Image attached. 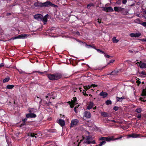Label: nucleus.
<instances>
[{
    "label": "nucleus",
    "mask_w": 146,
    "mask_h": 146,
    "mask_svg": "<svg viewBox=\"0 0 146 146\" xmlns=\"http://www.w3.org/2000/svg\"><path fill=\"white\" fill-rule=\"evenodd\" d=\"M37 72L41 74H45L47 76L49 79L50 80H56L60 79L62 77V74L60 73H56L53 74H47V72L45 71L44 72H42L40 71H34L33 72V73Z\"/></svg>",
    "instance_id": "obj_1"
},
{
    "label": "nucleus",
    "mask_w": 146,
    "mask_h": 146,
    "mask_svg": "<svg viewBox=\"0 0 146 146\" xmlns=\"http://www.w3.org/2000/svg\"><path fill=\"white\" fill-rule=\"evenodd\" d=\"M34 5L37 7H48L49 6L52 7H58V6L52 3L51 2L47 1L45 2L41 3L38 1L34 3Z\"/></svg>",
    "instance_id": "obj_2"
},
{
    "label": "nucleus",
    "mask_w": 146,
    "mask_h": 146,
    "mask_svg": "<svg viewBox=\"0 0 146 146\" xmlns=\"http://www.w3.org/2000/svg\"><path fill=\"white\" fill-rule=\"evenodd\" d=\"M48 15L46 14L44 17L43 15L40 14H37L35 15L34 18L38 21H42L44 22V24H46L47 21Z\"/></svg>",
    "instance_id": "obj_3"
},
{
    "label": "nucleus",
    "mask_w": 146,
    "mask_h": 146,
    "mask_svg": "<svg viewBox=\"0 0 146 146\" xmlns=\"http://www.w3.org/2000/svg\"><path fill=\"white\" fill-rule=\"evenodd\" d=\"M78 42L81 44H82L83 45H85L86 46V47L88 48H93L96 50L97 51L100 53H101L102 54H105V52L104 51H102L100 49H97L96 48L95 46H93L91 44H87L85 42H82L80 40H78Z\"/></svg>",
    "instance_id": "obj_4"
},
{
    "label": "nucleus",
    "mask_w": 146,
    "mask_h": 146,
    "mask_svg": "<svg viewBox=\"0 0 146 146\" xmlns=\"http://www.w3.org/2000/svg\"><path fill=\"white\" fill-rule=\"evenodd\" d=\"M99 139L100 141H102L98 145H97L96 146H101L106 143V141H110L113 140V138L111 137H102L100 138Z\"/></svg>",
    "instance_id": "obj_5"
},
{
    "label": "nucleus",
    "mask_w": 146,
    "mask_h": 146,
    "mask_svg": "<svg viewBox=\"0 0 146 146\" xmlns=\"http://www.w3.org/2000/svg\"><path fill=\"white\" fill-rule=\"evenodd\" d=\"M82 138V139L81 140V141L84 140V143H86L87 144H88V142L90 141V140H92L93 139L92 137L90 135L85 136V137L83 136Z\"/></svg>",
    "instance_id": "obj_6"
},
{
    "label": "nucleus",
    "mask_w": 146,
    "mask_h": 146,
    "mask_svg": "<svg viewBox=\"0 0 146 146\" xmlns=\"http://www.w3.org/2000/svg\"><path fill=\"white\" fill-rule=\"evenodd\" d=\"M27 36V35L25 34H23L19 35L17 36H14L9 40L10 41L11 40H14L16 39H18L19 38H24L25 37Z\"/></svg>",
    "instance_id": "obj_7"
},
{
    "label": "nucleus",
    "mask_w": 146,
    "mask_h": 146,
    "mask_svg": "<svg viewBox=\"0 0 146 146\" xmlns=\"http://www.w3.org/2000/svg\"><path fill=\"white\" fill-rule=\"evenodd\" d=\"M91 114L89 111H86L84 113V117L86 119L90 118L91 117Z\"/></svg>",
    "instance_id": "obj_8"
},
{
    "label": "nucleus",
    "mask_w": 146,
    "mask_h": 146,
    "mask_svg": "<svg viewBox=\"0 0 146 146\" xmlns=\"http://www.w3.org/2000/svg\"><path fill=\"white\" fill-rule=\"evenodd\" d=\"M79 122V121L77 119L72 120L70 123V127H72L76 125Z\"/></svg>",
    "instance_id": "obj_9"
},
{
    "label": "nucleus",
    "mask_w": 146,
    "mask_h": 146,
    "mask_svg": "<svg viewBox=\"0 0 146 146\" xmlns=\"http://www.w3.org/2000/svg\"><path fill=\"white\" fill-rule=\"evenodd\" d=\"M36 116V115L35 114L32 113H29L26 115V117L28 118H35Z\"/></svg>",
    "instance_id": "obj_10"
},
{
    "label": "nucleus",
    "mask_w": 146,
    "mask_h": 146,
    "mask_svg": "<svg viewBox=\"0 0 146 146\" xmlns=\"http://www.w3.org/2000/svg\"><path fill=\"white\" fill-rule=\"evenodd\" d=\"M139 136V135L138 134H137L135 133H133L131 134H129L127 136V137L129 138L130 137H132L134 138H137Z\"/></svg>",
    "instance_id": "obj_11"
},
{
    "label": "nucleus",
    "mask_w": 146,
    "mask_h": 146,
    "mask_svg": "<svg viewBox=\"0 0 146 146\" xmlns=\"http://www.w3.org/2000/svg\"><path fill=\"white\" fill-rule=\"evenodd\" d=\"M100 95L102 96L103 98H105L108 96V94L107 92L102 91L100 93Z\"/></svg>",
    "instance_id": "obj_12"
},
{
    "label": "nucleus",
    "mask_w": 146,
    "mask_h": 146,
    "mask_svg": "<svg viewBox=\"0 0 146 146\" xmlns=\"http://www.w3.org/2000/svg\"><path fill=\"white\" fill-rule=\"evenodd\" d=\"M118 72V71L117 70H115L113 71L111 73H110L108 74V75H111L113 76H116L117 75Z\"/></svg>",
    "instance_id": "obj_13"
},
{
    "label": "nucleus",
    "mask_w": 146,
    "mask_h": 146,
    "mask_svg": "<svg viewBox=\"0 0 146 146\" xmlns=\"http://www.w3.org/2000/svg\"><path fill=\"white\" fill-rule=\"evenodd\" d=\"M58 123L62 127H63L65 125V121L64 120L60 119L58 121Z\"/></svg>",
    "instance_id": "obj_14"
},
{
    "label": "nucleus",
    "mask_w": 146,
    "mask_h": 146,
    "mask_svg": "<svg viewBox=\"0 0 146 146\" xmlns=\"http://www.w3.org/2000/svg\"><path fill=\"white\" fill-rule=\"evenodd\" d=\"M94 106V103L92 102H90L87 106L86 109L88 110H90Z\"/></svg>",
    "instance_id": "obj_15"
},
{
    "label": "nucleus",
    "mask_w": 146,
    "mask_h": 146,
    "mask_svg": "<svg viewBox=\"0 0 146 146\" xmlns=\"http://www.w3.org/2000/svg\"><path fill=\"white\" fill-rule=\"evenodd\" d=\"M126 97L125 96H122L121 98H119L118 97H117L116 99L117 101L121 102L123 99H126Z\"/></svg>",
    "instance_id": "obj_16"
},
{
    "label": "nucleus",
    "mask_w": 146,
    "mask_h": 146,
    "mask_svg": "<svg viewBox=\"0 0 146 146\" xmlns=\"http://www.w3.org/2000/svg\"><path fill=\"white\" fill-rule=\"evenodd\" d=\"M140 67L142 68H146V63L140 61Z\"/></svg>",
    "instance_id": "obj_17"
},
{
    "label": "nucleus",
    "mask_w": 146,
    "mask_h": 146,
    "mask_svg": "<svg viewBox=\"0 0 146 146\" xmlns=\"http://www.w3.org/2000/svg\"><path fill=\"white\" fill-rule=\"evenodd\" d=\"M36 135H37V134L36 133H29L28 134V136H30L31 137H35V138L36 137Z\"/></svg>",
    "instance_id": "obj_18"
},
{
    "label": "nucleus",
    "mask_w": 146,
    "mask_h": 146,
    "mask_svg": "<svg viewBox=\"0 0 146 146\" xmlns=\"http://www.w3.org/2000/svg\"><path fill=\"white\" fill-rule=\"evenodd\" d=\"M101 114L102 116L104 117H108L109 116V114L103 111L101 112Z\"/></svg>",
    "instance_id": "obj_19"
},
{
    "label": "nucleus",
    "mask_w": 146,
    "mask_h": 146,
    "mask_svg": "<svg viewBox=\"0 0 146 146\" xmlns=\"http://www.w3.org/2000/svg\"><path fill=\"white\" fill-rule=\"evenodd\" d=\"M142 21H141L139 19H137L134 20V22L135 23L141 24Z\"/></svg>",
    "instance_id": "obj_20"
},
{
    "label": "nucleus",
    "mask_w": 146,
    "mask_h": 146,
    "mask_svg": "<svg viewBox=\"0 0 146 146\" xmlns=\"http://www.w3.org/2000/svg\"><path fill=\"white\" fill-rule=\"evenodd\" d=\"M142 110L141 108H138L135 110V112H137L139 113H140L142 111Z\"/></svg>",
    "instance_id": "obj_21"
},
{
    "label": "nucleus",
    "mask_w": 146,
    "mask_h": 146,
    "mask_svg": "<svg viewBox=\"0 0 146 146\" xmlns=\"http://www.w3.org/2000/svg\"><path fill=\"white\" fill-rule=\"evenodd\" d=\"M73 100H72L71 102L72 103L76 104L77 101V100L76 97H74L73 98Z\"/></svg>",
    "instance_id": "obj_22"
},
{
    "label": "nucleus",
    "mask_w": 146,
    "mask_h": 146,
    "mask_svg": "<svg viewBox=\"0 0 146 146\" xmlns=\"http://www.w3.org/2000/svg\"><path fill=\"white\" fill-rule=\"evenodd\" d=\"M107 12H112L113 11V9L111 7H107Z\"/></svg>",
    "instance_id": "obj_23"
},
{
    "label": "nucleus",
    "mask_w": 146,
    "mask_h": 146,
    "mask_svg": "<svg viewBox=\"0 0 146 146\" xmlns=\"http://www.w3.org/2000/svg\"><path fill=\"white\" fill-rule=\"evenodd\" d=\"M14 87V86L13 85H8L7 86V89H11L13 88Z\"/></svg>",
    "instance_id": "obj_24"
},
{
    "label": "nucleus",
    "mask_w": 146,
    "mask_h": 146,
    "mask_svg": "<svg viewBox=\"0 0 146 146\" xmlns=\"http://www.w3.org/2000/svg\"><path fill=\"white\" fill-rule=\"evenodd\" d=\"M146 95V89H143L141 96H145Z\"/></svg>",
    "instance_id": "obj_25"
},
{
    "label": "nucleus",
    "mask_w": 146,
    "mask_h": 146,
    "mask_svg": "<svg viewBox=\"0 0 146 146\" xmlns=\"http://www.w3.org/2000/svg\"><path fill=\"white\" fill-rule=\"evenodd\" d=\"M10 80V78L9 77H7L4 79L3 80V83H5L8 82Z\"/></svg>",
    "instance_id": "obj_26"
},
{
    "label": "nucleus",
    "mask_w": 146,
    "mask_h": 146,
    "mask_svg": "<svg viewBox=\"0 0 146 146\" xmlns=\"http://www.w3.org/2000/svg\"><path fill=\"white\" fill-rule=\"evenodd\" d=\"M88 88L90 89L92 87H93L94 88L95 87H97L98 86L96 85H95L94 84H92L91 85H88V86H86Z\"/></svg>",
    "instance_id": "obj_27"
},
{
    "label": "nucleus",
    "mask_w": 146,
    "mask_h": 146,
    "mask_svg": "<svg viewBox=\"0 0 146 146\" xmlns=\"http://www.w3.org/2000/svg\"><path fill=\"white\" fill-rule=\"evenodd\" d=\"M113 42L114 43H117L119 42V40L116 39L115 37H114L113 38Z\"/></svg>",
    "instance_id": "obj_28"
},
{
    "label": "nucleus",
    "mask_w": 146,
    "mask_h": 146,
    "mask_svg": "<svg viewBox=\"0 0 146 146\" xmlns=\"http://www.w3.org/2000/svg\"><path fill=\"white\" fill-rule=\"evenodd\" d=\"M27 124L28 123L27 122H23V123L21 124L20 126L21 127H22V128H24V127H23V126L27 125Z\"/></svg>",
    "instance_id": "obj_29"
},
{
    "label": "nucleus",
    "mask_w": 146,
    "mask_h": 146,
    "mask_svg": "<svg viewBox=\"0 0 146 146\" xmlns=\"http://www.w3.org/2000/svg\"><path fill=\"white\" fill-rule=\"evenodd\" d=\"M68 103L70 105V106L71 108H73L74 106L76 105V104L72 103L70 101L68 102Z\"/></svg>",
    "instance_id": "obj_30"
},
{
    "label": "nucleus",
    "mask_w": 146,
    "mask_h": 146,
    "mask_svg": "<svg viewBox=\"0 0 146 146\" xmlns=\"http://www.w3.org/2000/svg\"><path fill=\"white\" fill-rule=\"evenodd\" d=\"M123 137L122 135H119L117 137L115 138V139H114L113 138V137H112L111 138H113V140H115L118 139H120Z\"/></svg>",
    "instance_id": "obj_31"
},
{
    "label": "nucleus",
    "mask_w": 146,
    "mask_h": 146,
    "mask_svg": "<svg viewBox=\"0 0 146 146\" xmlns=\"http://www.w3.org/2000/svg\"><path fill=\"white\" fill-rule=\"evenodd\" d=\"M52 93L51 94H48V95L47 96H46V98H48L49 99H50L52 96H52Z\"/></svg>",
    "instance_id": "obj_32"
},
{
    "label": "nucleus",
    "mask_w": 146,
    "mask_h": 146,
    "mask_svg": "<svg viewBox=\"0 0 146 146\" xmlns=\"http://www.w3.org/2000/svg\"><path fill=\"white\" fill-rule=\"evenodd\" d=\"M111 102L110 100H108L106 102V104L107 105L111 104Z\"/></svg>",
    "instance_id": "obj_33"
},
{
    "label": "nucleus",
    "mask_w": 146,
    "mask_h": 146,
    "mask_svg": "<svg viewBox=\"0 0 146 146\" xmlns=\"http://www.w3.org/2000/svg\"><path fill=\"white\" fill-rule=\"evenodd\" d=\"M135 37H138L141 35V33H135Z\"/></svg>",
    "instance_id": "obj_34"
},
{
    "label": "nucleus",
    "mask_w": 146,
    "mask_h": 146,
    "mask_svg": "<svg viewBox=\"0 0 146 146\" xmlns=\"http://www.w3.org/2000/svg\"><path fill=\"white\" fill-rule=\"evenodd\" d=\"M135 116L138 119H140L141 117V115L140 113L137 114Z\"/></svg>",
    "instance_id": "obj_35"
},
{
    "label": "nucleus",
    "mask_w": 146,
    "mask_h": 146,
    "mask_svg": "<svg viewBox=\"0 0 146 146\" xmlns=\"http://www.w3.org/2000/svg\"><path fill=\"white\" fill-rule=\"evenodd\" d=\"M93 5L92 3L88 4L87 6V8L88 9H89L91 6H93Z\"/></svg>",
    "instance_id": "obj_36"
},
{
    "label": "nucleus",
    "mask_w": 146,
    "mask_h": 146,
    "mask_svg": "<svg viewBox=\"0 0 146 146\" xmlns=\"http://www.w3.org/2000/svg\"><path fill=\"white\" fill-rule=\"evenodd\" d=\"M143 26L146 27V22H143L142 21L141 24Z\"/></svg>",
    "instance_id": "obj_37"
},
{
    "label": "nucleus",
    "mask_w": 146,
    "mask_h": 146,
    "mask_svg": "<svg viewBox=\"0 0 146 146\" xmlns=\"http://www.w3.org/2000/svg\"><path fill=\"white\" fill-rule=\"evenodd\" d=\"M88 144L90 143L95 144L96 141L95 140H93L92 141H90L88 142Z\"/></svg>",
    "instance_id": "obj_38"
},
{
    "label": "nucleus",
    "mask_w": 146,
    "mask_h": 146,
    "mask_svg": "<svg viewBox=\"0 0 146 146\" xmlns=\"http://www.w3.org/2000/svg\"><path fill=\"white\" fill-rule=\"evenodd\" d=\"M114 10L116 12H118V7H115L114 8Z\"/></svg>",
    "instance_id": "obj_39"
},
{
    "label": "nucleus",
    "mask_w": 146,
    "mask_h": 146,
    "mask_svg": "<svg viewBox=\"0 0 146 146\" xmlns=\"http://www.w3.org/2000/svg\"><path fill=\"white\" fill-rule=\"evenodd\" d=\"M118 7V12L122 11L124 9V8H122L121 7Z\"/></svg>",
    "instance_id": "obj_40"
},
{
    "label": "nucleus",
    "mask_w": 146,
    "mask_h": 146,
    "mask_svg": "<svg viewBox=\"0 0 146 146\" xmlns=\"http://www.w3.org/2000/svg\"><path fill=\"white\" fill-rule=\"evenodd\" d=\"M121 0H118L117 1L116 3L118 5H120L121 4Z\"/></svg>",
    "instance_id": "obj_41"
},
{
    "label": "nucleus",
    "mask_w": 146,
    "mask_h": 146,
    "mask_svg": "<svg viewBox=\"0 0 146 146\" xmlns=\"http://www.w3.org/2000/svg\"><path fill=\"white\" fill-rule=\"evenodd\" d=\"M118 107L117 106H114L113 108V110H114L115 111H117L118 110Z\"/></svg>",
    "instance_id": "obj_42"
},
{
    "label": "nucleus",
    "mask_w": 146,
    "mask_h": 146,
    "mask_svg": "<svg viewBox=\"0 0 146 146\" xmlns=\"http://www.w3.org/2000/svg\"><path fill=\"white\" fill-rule=\"evenodd\" d=\"M33 110H34V109L33 108H31L30 109H29V113H32V112H34Z\"/></svg>",
    "instance_id": "obj_43"
},
{
    "label": "nucleus",
    "mask_w": 146,
    "mask_h": 146,
    "mask_svg": "<svg viewBox=\"0 0 146 146\" xmlns=\"http://www.w3.org/2000/svg\"><path fill=\"white\" fill-rule=\"evenodd\" d=\"M102 10L106 11L107 12V7H102Z\"/></svg>",
    "instance_id": "obj_44"
},
{
    "label": "nucleus",
    "mask_w": 146,
    "mask_h": 146,
    "mask_svg": "<svg viewBox=\"0 0 146 146\" xmlns=\"http://www.w3.org/2000/svg\"><path fill=\"white\" fill-rule=\"evenodd\" d=\"M36 98L38 99V101H37V102H41L42 99L40 98H39L38 97H37Z\"/></svg>",
    "instance_id": "obj_45"
},
{
    "label": "nucleus",
    "mask_w": 146,
    "mask_h": 146,
    "mask_svg": "<svg viewBox=\"0 0 146 146\" xmlns=\"http://www.w3.org/2000/svg\"><path fill=\"white\" fill-rule=\"evenodd\" d=\"M141 74L144 75H146V73L145 71H143L141 72Z\"/></svg>",
    "instance_id": "obj_46"
},
{
    "label": "nucleus",
    "mask_w": 146,
    "mask_h": 146,
    "mask_svg": "<svg viewBox=\"0 0 146 146\" xmlns=\"http://www.w3.org/2000/svg\"><path fill=\"white\" fill-rule=\"evenodd\" d=\"M27 118L26 117L25 118H24V119H23L22 120L23 122H27Z\"/></svg>",
    "instance_id": "obj_47"
},
{
    "label": "nucleus",
    "mask_w": 146,
    "mask_h": 146,
    "mask_svg": "<svg viewBox=\"0 0 146 146\" xmlns=\"http://www.w3.org/2000/svg\"><path fill=\"white\" fill-rule=\"evenodd\" d=\"M130 36L131 37H135V34L134 33H131L130 34Z\"/></svg>",
    "instance_id": "obj_48"
},
{
    "label": "nucleus",
    "mask_w": 146,
    "mask_h": 146,
    "mask_svg": "<svg viewBox=\"0 0 146 146\" xmlns=\"http://www.w3.org/2000/svg\"><path fill=\"white\" fill-rule=\"evenodd\" d=\"M140 100L142 101H143V102H145L146 101V100H144L143 98L142 97H140Z\"/></svg>",
    "instance_id": "obj_49"
},
{
    "label": "nucleus",
    "mask_w": 146,
    "mask_h": 146,
    "mask_svg": "<svg viewBox=\"0 0 146 146\" xmlns=\"http://www.w3.org/2000/svg\"><path fill=\"white\" fill-rule=\"evenodd\" d=\"M127 0H122V3L123 4H125L127 3Z\"/></svg>",
    "instance_id": "obj_50"
},
{
    "label": "nucleus",
    "mask_w": 146,
    "mask_h": 146,
    "mask_svg": "<svg viewBox=\"0 0 146 146\" xmlns=\"http://www.w3.org/2000/svg\"><path fill=\"white\" fill-rule=\"evenodd\" d=\"M4 66V64L3 63H2L0 64V68L1 67H2Z\"/></svg>",
    "instance_id": "obj_51"
},
{
    "label": "nucleus",
    "mask_w": 146,
    "mask_h": 146,
    "mask_svg": "<svg viewBox=\"0 0 146 146\" xmlns=\"http://www.w3.org/2000/svg\"><path fill=\"white\" fill-rule=\"evenodd\" d=\"M84 89L86 90H87L89 89L88 88L87 86H84Z\"/></svg>",
    "instance_id": "obj_52"
},
{
    "label": "nucleus",
    "mask_w": 146,
    "mask_h": 146,
    "mask_svg": "<svg viewBox=\"0 0 146 146\" xmlns=\"http://www.w3.org/2000/svg\"><path fill=\"white\" fill-rule=\"evenodd\" d=\"M114 61V60H111L110 61V62L108 63V64H109L110 63H113Z\"/></svg>",
    "instance_id": "obj_53"
},
{
    "label": "nucleus",
    "mask_w": 146,
    "mask_h": 146,
    "mask_svg": "<svg viewBox=\"0 0 146 146\" xmlns=\"http://www.w3.org/2000/svg\"><path fill=\"white\" fill-rule=\"evenodd\" d=\"M104 54L105 56L107 58H109L110 57V56L108 54Z\"/></svg>",
    "instance_id": "obj_54"
},
{
    "label": "nucleus",
    "mask_w": 146,
    "mask_h": 146,
    "mask_svg": "<svg viewBox=\"0 0 146 146\" xmlns=\"http://www.w3.org/2000/svg\"><path fill=\"white\" fill-rule=\"evenodd\" d=\"M116 123H119V124H121L122 123V122H121L119 121H116Z\"/></svg>",
    "instance_id": "obj_55"
},
{
    "label": "nucleus",
    "mask_w": 146,
    "mask_h": 146,
    "mask_svg": "<svg viewBox=\"0 0 146 146\" xmlns=\"http://www.w3.org/2000/svg\"><path fill=\"white\" fill-rule=\"evenodd\" d=\"M139 40H141L142 41H145L146 42V39H139Z\"/></svg>",
    "instance_id": "obj_56"
},
{
    "label": "nucleus",
    "mask_w": 146,
    "mask_h": 146,
    "mask_svg": "<svg viewBox=\"0 0 146 146\" xmlns=\"http://www.w3.org/2000/svg\"><path fill=\"white\" fill-rule=\"evenodd\" d=\"M11 13H7L6 14V15L7 16H9L11 15Z\"/></svg>",
    "instance_id": "obj_57"
},
{
    "label": "nucleus",
    "mask_w": 146,
    "mask_h": 146,
    "mask_svg": "<svg viewBox=\"0 0 146 146\" xmlns=\"http://www.w3.org/2000/svg\"><path fill=\"white\" fill-rule=\"evenodd\" d=\"M136 82L139 85L141 84V82L140 81H137Z\"/></svg>",
    "instance_id": "obj_58"
},
{
    "label": "nucleus",
    "mask_w": 146,
    "mask_h": 146,
    "mask_svg": "<svg viewBox=\"0 0 146 146\" xmlns=\"http://www.w3.org/2000/svg\"><path fill=\"white\" fill-rule=\"evenodd\" d=\"M83 94L86 96H88V94H86L85 92V93H84V92H83Z\"/></svg>",
    "instance_id": "obj_59"
},
{
    "label": "nucleus",
    "mask_w": 146,
    "mask_h": 146,
    "mask_svg": "<svg viewBox=\"0 0 146 146\" xmlns=\"http://www.w3.org/2000/svg\"><path fill=\"white\" fill-rule=\"evenodd\" d=\"M18 71H19V73L20 74H22L23 73V72L22 71H19V70L17 69Z\"/></svg>",
    "instance_id": "obj_60"
},
{
    "label": "nucleus",
    "mask_w": 146,
    "mask_h": 146,
    "mask_svg": "<svg viewBox=\"0 0 146 146\" xmlns=\"http://www.w3.org/2000/svg\"><path fill=\"white\" fill-rule=\"evenodd\" d=\"M140 62H137V63H136V64H137V66L139 64V65L140 66Z\"/></svg>",
    "instance_id": "obj_61"
},
{
    "label": "nucleus",
    "mask_w": 146,
    "mask_h": 146,
    "mask_svg": "<svg viewBox=\"0 0 146 146\" xmlns=\"http://www.w3.org/2000/svg\"><path fill=\"white\" fill-rule=\"evenodd\" d=\"M111 122H114V123H116V121H115V120H112L111 121Z\"/></svg>",
    "instance_id": "obj_62"
},
{
    "label": "nucleus",
    "mask_w": 146,
    "mask_h": 146,
    "mask_svg": "<svg viewBox=\"0 0 146 146\" xmlns=\"http://www.w3.org/2000/svg\"><path fill=\"white\" fill-rule=\"evenodd\" d=\"M98 22L99 23H101V22L100 21V19H98Z\"/></svg>",
    "instance_id": "obj_63"
},
{
    "label": "nucleus",
    "mask_w": 146,
    "mask_h": 146,
    "mask_svg": "<svg viewBox=\"0 0 146 146\" xmlns=\"http://www.w3.org/2000/svg\"><path fill=\"white\" fill-rule=\"evenodd\" d=\"M144 17L145 18H146V11H145V14L144 15Z\"/></svg>",
    "instance_id": "obj_64"
}]
</instances>
